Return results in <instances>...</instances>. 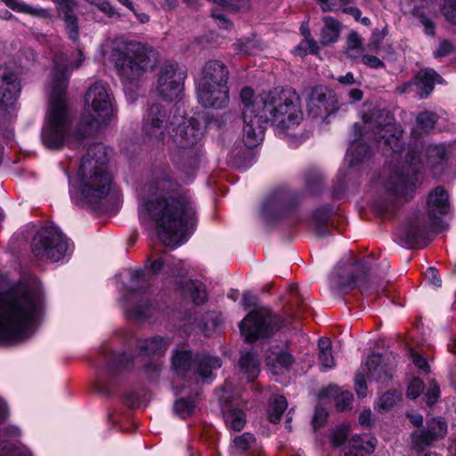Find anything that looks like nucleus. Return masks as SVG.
Wrapping results in <instances>:
<instances>
[{"mask_svg": "<svg viewBox=\"0 0 456 456\" xmlns=\"http://www.w3.org/2000/svg\"><path fill=\"white\" fill-rule=\"evenodd\" d=\"M416 92L420 99H426L433 92L435 84H444L443 77L433 69H424L413 77Z\"/></svg>", "mask_w": 456, "mask_h": 456, "instance_id": "obj_30", "label": "nucleus"}, {"mask_svg": "<svg viewBox=\"0 0 456 456\" xmlns=\"http://www.w3.org/2000/svg\"><path fill=\"white\" fill-rule=\"evenodd\" d=\"M232 448L233 453L240 455L251 451L255 452L258 449L255 436L248 432L235 436L232 440Z\"/></svg>", "mask_w": 456, "mask_h": 456, "instance_id": "obj_37", "label": "nucleus"}, {"mask_svg": "<svg viewBox=\"0 0 456 456\" xmlns=\"http://www.w3.org/2000/svg\"><path fill=\"white\" fill-rule=\"evenodd\" d=\"M447 434V423L439 417L429 419L423 430L412 433L411 440L413 447L421 452L428 447L433 442L444 438Z\"/></svg>", "mask_w": 456, "mask_h": 456, "instance_id": "obj_23", "label": "nucleus"}, {"mask_svg": "<svg viewBox=\"0 0 456 456\" xmlns=\"http://www.w3.org/2000/svg\"><path fill=\"white\" fill-rule=\"evenodd\" d=\"M186 78L184 67L175 61H166L159 69L157 91L165 101L172 102L180 98Z\"/></svg>", "mask_w": 456, "mask_h": 456, "instance_id": "obj_18", "label": "nucleus"}, {"mask_svg": "<svg viewBox=\"0 0 456 456\" xmlns=\"http://www.w3.org/2000/svg\"><path fill=\"white\" fill-rule=\"evenodd\" d=\"M366 376L370 380L385 383L392 378V370L383 362L379 354H370L366 361Z\"/></svg>", "mask_w": 456, "mask_h": 456, "instance_id": "obj_31", "label": "nucleus"}, {"mask_svg": "<svg viewBox=\"0 0 456 456\" xmlns=\"http://www.w3.org/2000/svg\"><path fill=\"white\" fill-rule=\"evenodd\" d=\"M419 21L424 28V33L428 36H435L436 34V25L434 21L423 13L419 14Z\"/></svg>", "mask_w": 456, "mask_h": 456, "instance_id": "obj_54", "label": "nucleus"}, {"mask_svg": "<svg viewBox=\"0 0 456 456\" xmlns=\"http://www.w3.org/2000/svg\"><path fill=\"white\" fill-rule=\"evenodd\" d=\"M338 266L330 276L331 286L342 293H347L355 287L359 288L362 294H370L374 289L369 284L370 267L369 263L356 262L354 265H347L340 272Z\"/></svg>", "mask_w": 456, "mask_h": 456, "instance_id": "obj_16", "label": "nucleus"}, {"mask_svg": "<svg viewBox=\"0 0 456 456\" xmlns=\"http://www.w3.org/2000/svg\"><path fill=\"white\" fill-rule=\"evenodd\" d=\"M266 365L274 375L288 370L294 362L293 355L280 346H272L265 355Z\"/></svg>", "mask_w": 456, "mask_h": 456, "instance_id": "obj_28", "label": "nucleus"}, {"mask_svg": "<svg viewBox=\"0 0 456 456\" xmlns=\"http://www.w3.org/2000/svg\"><path fill=\"white\" fill-rule=\"evenodd\" d=\"M173 124L167 117V110L161 104H152L143 118L144 140L158 146L163 144L169 126Z\"/></svg>", "mask_w": 456, "mask_h": 456, "instance_id": "obj_19", "label": "nucleus"}, {"mask_svg": "<svg viewBox=\"0 0 456 456\" xmlns=\"http://www.w3.org/2000/svg\"><path fill=\"white\" fill-rule=\"evenodd\" d=\"M146 269L152 274H158L163 271L169 277L183 276L187 273L183 261L175 260L170 256L156 259L148 258Z\"/></svg>", "mask_w": 456, "mask_h": 456, "instance_id": "obj_27", "label": "nucleus"}, {"mask_svg": "<svg viewBox=\"0 0 456 456\" xmlns=\"http://www.w3.org/2000/svg\"><path fill=\"white\" fill-rule=\"evenodd\" d=\"M450 210L449 195L441 186L435 188L428 197V215L414 213L399 229L398 236L405 247L418 246L429 232L442 227L441 216Z\"/></svg>", "mask_w": 456, "mask_h": 456, "instance_id": "obj_9", "label": "nucleus"}, {"mask_svg": "<svg viewBox=\"0 0 456 456\" xmlns=\"http://www.w3.org/2000/svg\"><path fill=\"white\" fill-rule=\"evenodd\" d=\"M319 362L322 371L335 367V359L332 354L331 342L328 338H319Z\"/></svg>", "mask_w": 456, "mask_h": 456, "instance_id": "obj_36", "label": "nucleus"}, {"mask_svg": "<svg viewBox=\"0 0 456 456\" xmlns=\"http://www.w3.org/2000/svg\"><path fill=\"white\" fill-rule=\"evenodd\" d=\"M440 395V389L436 382L434 380L429 383L428 391L425 394L426 403L433 405Z\"/></svg>", "mask_w": 456, "mask_h": 456, "instance_id": "obj_52", "label": "nucleus"}, {"mask_svg": "<svg viewBox=\"0 0 456 456\" xmlns=\"http://www.w3.org/2000/svg\"><path fill=\"white\" fill-rule=\"evenodd\" d=\"M0 456H33L28 448L24 445H14L10 448L4 447Z\"/></svg>", "mask_w": 456, "mask_h": 456, "instance_id": "obj_49", "label": "nucleus"}, {"mask_svg": "<svg viewBox=\"0 0 456 456\" xmlns=\"http://www.w3.org/2000/svg\"><path fill=\"white\" fill-rule=\"evenodd\" d=\"M78 57L75 65L69 63L63 54L57 55L53 61L54 67L47 86L49 108L41 131L43 145L49 150H60L64 146L72 147L73 140L81 142V135H84L80 130V134L72 133V118L66 98L70 73L74 68H78L84 60L80 50Z\"/></svg>", "mask_w": 456, "mask_h": 456, "instance_id": "obj_5", "label": "nucleus"}, {"mask_svg": "<svg viewBox=\"0 0 456 456\" xmlns=\"http://www.w3.org/2000/svg\"><path fill=\"white\" fill-rule=\"evenodd\" d=\"M401 399V395L396 391H388L384 393L379 401L380 410H388L394 407Z\"/></svg>", "mask_w": 456, "mask_h": 456, "instance_id": "obj_44", "label": "nucleus"}, {"mask_svg": "<svg viewBox=\"0 0 456 456\" xmlns=\"http://www.w3.org/2000/svg\"><path fill=\"white\" fill-rule=\"evenodd\" d=\"M31 248L36 257L60 262L69 255L70 243L58 227L49 225L37 231Z\"/></svg>", "mask_w": 456, "mask_h": 456, "instance_id": "obj_13", "label": "nucleus"}, {"mask_svg": "<svg viewBox=\"0 0 456 456\" xmlns=\"http://www.w3.org/2000/svg\"><path fill=\"white\" fill-rule=\"evenodd\" d=\"M287 406V400L284 396H275L269 411V420L273 423L279 422Z\"/></svg>", "mask_w": 456, "mask_h": 456, "instance_id": "obj_41", "label": "nucleus"}, {"mask_svg": "<svg viewBox=\"0 0 456 456\" xmlns=\"http://www.w3.org/2000/svg\"><path fill=\"white\" fill-rule=\"evenodd\" d=\"M453 51V45L448 40H443L440 42L438 48L434 53L436 58H441L448 55Z\"/></svg>", "mask_w": 456, "mask_h": 456, "instance_id": "obj_57", "label": "nucleus"}, {"mask_svg": "<svg viewBox=\"0 0 456 456\" xmlns=\"http://www.w3.org/2000/svg\"><path fill=\"white\" fill-rule=\"evenodd\" d=\"M198 393L188 397H181L175 402L174 411L181 419L191 417L196 410Z\"/></svg>", "mask_w": 456, "mask_h": 456, "instance_id": "obj_38", "label": "nucleus"}, {"mask_svg": "<svg viewBox=\"0 0 456 456\" xmlns=\"http://www.w3.org/2000/svg\"><path fill=\"white\" fill-rule=\"evenodd\" d=\"M243 118V141L248 148L264 139L265 124L270 123L279 136L289 134L303 120L301 100L296 90L279 88L256 95L249 87L240 92Z\"/></svg>", "mask_w": 456, "mask_h": 456, "instance_id": "obj_3", "label": "nucleus"}, {"mask_svg": "<svg viewBox=\"0 0 456 456\" xmlns=\"http://www.w3.org/2000/svg\"><path fill=\"white\" fill-rule=\"evenodd\" d=\"M142 224H154L167 246L184 243L195 231L197 210L189 191L169 178L151 183L138 206Z\"/></svg>", "mask_w": 456, "mask_h": 456, "instance_id": "obj_2", "label": "nucleus"}, {"mask_svg": "<svg viewBox=\"0 0 456 456\" xmlns=\"http://www.w3.org/2000/svg\"><path fill=\"white\" fill-rule=\"evenodd\" d=\"M110 59L124 85L127 100L134 102L133 89L137 87L140 77L156 65L158 53L145 44L119 37L112 43Z\"/></svg>", "mask_w": 456, "mask_h": 456, "instance_id": "obj_8", "label": "nucleus"}, {"mask_svg": "<svg viewBox=\"0 0 456 456\" xmlns=\"http://www.w3.org/2000/svg\"><path fill=\"white\" fill-rule=\"evenodd\" d=\"M293 207V197L286 191L278 190L270 193L263 201L261 215L266 221L279 219Z\"/></svg>", "mask_w": 456, "mask_h": 456, "instance_id": "obj_21", "label": "nucleus"}, {"mask_svg": "<svg viewBox=\"0 0 456 456\" xmlns=\"http://www.w3.org/2000/svg\"><path fill=\"white\" fill-rule=\"evenodd\" d=\"M346 50H357L358 53H362V40L356 32L348 35Z\"/></svg>", "mask_w": 456, "mask_h": 456, "instance_id": "obj_53", "label": "nucleus"}, {"mask_svg": "<svg viewBox=\"0 0 456 456\" xmlns=\"http://www.w3.org/2000/svg\"><path fill=\"white\" fill-rule=\"evenodd\" d=\"M353 402V395L349 391H342L336 397V407L338 411L348 409Z\"/></svg>", "mask_w": 456, "mask_h": 456, "instance_id": "obj_48", "label": "nucleus"}, {"mask_svg": "<svg viewBox=\"0 0 456 456\" xmlns=\"http://www.w3.org/2000/svg\"><path fill=\"white\" fill-rule=\"evenodd\" d=\"M328 417L327 411L321 407L317 406L314 411V415L313 418V425L314 428H317L323 425V423L326 421Z\"/></svg>", "mask_w": 456, "mask_h": 456, "instance_id": "obj_55", "label": "nucleus"}, {"mask_svg": "<svg viewBox=\"0 0 456 456\" xmlns=\"http://www.w3.org/2000/svg\"><path fill=\"white\" fill-rule=\"evenodd\" d=\"M354 139L345 156L343 167L338 170V179L346 183L357 175V167L369 156L367 142L374 141L383 155L395 162L394 170L382 183L384 195L373 200L372 208L379 214H393L397 207L411 200L421 184L422 167L420 154L408 149L405 162L401 164L404 143L403 129L390 111L372 110L362 116V123L354 126Z\"/></svg>", "mask_w": 456, "mask_h": 456, "instance_id": "obj_1", "label": "nucleus"}, {"mask_svg": "<svg viewBox=\"0 0 456 456\" xmlns=\"http://www.w3.org/2000/svg\"><path fill=\"white\" fill-rule=\"evenodd\" d=\"M322 21L324 26L321 31V44L326 45L337 42L341 31V23L330 16H325Z\"/></svg>", "mask_w": 456, "mask_h": 456, "instance_id": "obj_34", "label": "nucleus"}, {"mask_svg": "<svg viewBox=\"0 0 456 456\" xmlns=\"http://www.w3.org/2000/svg\"><path fill=\"white\" fill-rule=\"evenodd\" d=\"M172 366L178 376L186 380L199 382L212 381V371L222 366L219 357L208 354H197L192 358L191 351H175L172 357Z\"/></svg>", "mask_w": 456, "mask_h": 456, "instance_id": "obj_12", "label": "nucleus"}, {"mask_svg": "<svg viewBox=\"0 0 456 456\" xmlns=\"http://www.w3.org/2000/svg\"><path fill=\"white\" fill-rule=\"evenodd\" d=\"M442 12L447 20L456 24V0H444Z\"/></svg>", "mask_w": 456, "mask_h": 456, "instance_id": "obj_47", "label": "nucleus"}, {"mask_svg": "<svg viewBox=\"0 0 456 456\" xmlns=\"http://www.w3.org/2000/svg\"><path fill=\"white\" fill-rule=\"evenodd\" d=\"M301 30L305 38L297 46L296 53L300 56L306 55L307 53H316L318 51L316 41L309 38L310 32L307 29L301 27Z\"/></svg>", "mask_w": 456, "mask_h": 456, "instance_id": "obj_40", "label": "nucleus"}, {"mask_svg": "<svg viewBox=\"0 0 456 456\" xmlns=\"http://www.w3.org/2000/svg\"><path fill=\"white\" fill-rule=\"evenodd\" d=\"M256 301V297L248 291L245 292L242 296V305L245 308L255 306Z\"/></svg>", "mask_w": 456, "mask_h": 456, "instance_id": "obj_64", "label": "nucleus"}, {"mask_svg": "<svg viewBox=\"0 0 456 456\" xmlns=\"http://www.w3.org/2000/svg\"><path fill=\"white\" fill-rule=\"evenodd\" d=\"M411 359L416 367H418L419 369L423 370L425 371L428 370V362L421 355L418 354L417 353L412 352Z\"/></svg>", "mask_w": 456, "mask_h": 456, "instance_id": "obj_61", "label": "nucleus"}, {"mask_svg": "<svg viewBox=\"0 0 456 456\" xmlns=\"http://www.w3.org/2000/svg\"><path fill=\"white\" fill-rule=\"evenodd\" d=\"M226 427L233 431H240L246 424V414L242 408L247 400L229 390V385L217 392Z\"/></svg>", "mask_w": 456, "mask_h": 456, "instance_id": "obj_20", "label": "nucleus"}, {"mask_svg": "<svg viewBox=\"0 0 456 456\" xmlns=\"http://www.w3.org/2000/svg\"><path fill=\"white\" fill-rule=\"evenodd\" d=\"M355 392L359 397H364L367 395V386L365 378L362 373H358L354 379Z\"/></svg>", "mask_w": 456, "mask_h": 456, "instance_id": "obj_56", "label": "nucleus"}, {"mask_svg": "<svg viewBox=\"0 0 456 456\" xmlns=\"http://www.w3.org/2000/svg\"><path fill=\"white\" fill-rule=\"evenodd\" d=\"M113 116L110 89L106 83L97 81L85 95V109L78 129L83 134H91L99 126L109 122Z\"/></svg>", "mask_w": 456, "mask_h": 456, "instance_id": "obj_11", "label": "nucleus"}, {"mask_svg": "<svg viewBox=\"0 0 456 456\" xmlns=\"http://www.w3.org/2000/svg\"><path fill=\"white\" fill-rule=\"evenodd\" d=\"M110 150L102 143H94L80 160L74 176L69 175L72 163L64 169L69 183L71 200L77 204L96 205L109 194L118 198L112 187V176L107 170Z\"/></svg>", "mask_w": 456, "mask_h": 456, "instance_id": "obj_6", "label": "nucleus"}, {"mask_svg": "<svg viewBox=\"0 0 456 456\" xmlns=\"http://www.w3.org/2000/svg\"><path fill=\"white\" fill-rule=\"evenodd\" d=\"M204 127L195 118H184L173 136L177 151L172 153V160L181 172V179L191 183L202 157L200 141Z\"/></svg>", "mask_w": 456, "mask_h": 456, "instance_id": "obj_10", "label": "nucleus"}, {"mask_svg": "<svg viewBox=\"0 0 456 456\" xmlns=\"http://www.w3.org/2000/svg\"><path fill=\"white\" fill-rule=\"evenodd\" d=\"M58 11L60 19L64 23V31L73 43L79 41L78 17L75 13L77 3L75 0H52Z\"/></svg>", "mask_w": 456, "mask_h": 456, "instance_id": "obj_24", "label": "nucleus"}, {"mask_svg": "<svg viewBox=\"0 0 456 456\" xmlns=\"http://www.w3.org/2000/svg\"><path fill=\"white\" fill-rule=\"evenodd\" d=\"M362 62L371 69H380L384 67V62L374 55H362Z\"/></svg>", "mask_w": 456, "mask_h": 456, "instance_id": "obj_58", "label": "nucleus"}, {"mask_svg": "<svg viewBox=\"0 0 456 456\" xmlns=\"http://www.w3.org/2000/svg\"><path fill=\"white\" fill-rule=\"evenodd\" d=\"M332 212V208L324 206L315 209L309 220V225L315 231L319 237H326L329 232V220Z\"/></svg>", "mask_w": 456, "mask_h": 456, "instance_id": "obj_32", "label": "nucleus"}, {"mask_svg": "<svg viewBox=\"0 0 456 456\" xmlns=\"http://www.w3.org/2000/svg\"><path fill=\"white\" fill-rule=\"evenodd\" d=\"M150 279L144 270H134L130 273V285L126 289V295L122 297V305L126 314L134 320H142L153 314L154 307L147 300L141 299L134 304L149 287Z\"/></svg>", "mask_w": 456, "mask_h": 456, "instance_id": "obj_15", "label": "nucleus"}, {"mask_svg": "<svg viewBox=\"0 0 456 456\" xmlns=\"http://www.w3.org/2000/svg\"><path fill=\"white\" fill-rule=\"evenodd\" d=\"M350 427L341 424L332 433L330 441L333 446L342 447L341 456H366L374 452L376 439L367 434L354 435L348 439Z\"/></svg>", "mask_w": 456, "mask_h": 456, "instance_id": "obj_17", "label": "nucleus"}, {"mask_svg": "<svg viewBox=\"0 0 456 456\" xmlns=\"http://www.w3.org/2000/svg\"><path fill=\"white\" fill-rule=\"evenodd\" d=\"M90 4L97 7L101 12L105 13L109 18L119 19L120 14L116 11V9L108 2V1H95V0H86Z\"/></svg>", "mask_w": 456, "mask_h": 456, "instance_id": "obj_46", "label": "nucleus"}, {"mask_svg": "<svg viewBox=\"0 0 456 456\" xmlns=\"http://www.w3.org/2000/svg\"><path fill=\"white\" fill-rule=\"evenodd\" d=\"M199 102L205 108L223 109L229 103L227 84L197 88Z\"/></svg>", "mask_w": 456, "mask_h": 456, "instance_id": "obj_26", "label": "nucleus"}, {"mask_svg": "<svg viewBox=\"0 0 456 456\" xmlns=\"http://www.w3.org/2000/svg\"><path fill=\"white\" fill-rule=\"evenodd\" d=\"M427 279L436 287H440L442 285V281L438 275V272L434 267H429L427 269L425 273Z\"/></svg>", "mask_w": 456, "mask_h": 456, "instance_id": "obj_59", "label": "nucleus"}, {"mask_svg": "<svg viewBox=\"0 0 456 456\" xmlns=\"http://www.w3.org/2000/svg\"><path fill=\"white\" fill-rule=\"evenodd\" d=\"M229 70L226 65L218 60H210L202 68L197 88H205L215 85L227 84Z\"/></svg>", "mask_w": 456, "mask_h": 456, "instance_id": "obj_25", "label": "nucleus"}, {"mask_svg": "<svg viewBox=\"0 0 456 456\" xmlns=\"http://www.w3.org/2000/svg\"><path fill=\"white\" fill-rule=\"evenodd\" d=\"M44 292L38 283H18L0 294V345L28 338L44 314Z\"/></svg>", "mask_w": 456, "mask_h": 456, "instance_id": "obj_4", "label": "nucleus"}, {"mask_svg": "<svg viewBox=\"0 0 456 456\" xmlns=\"http://www.w3.org/2000/svg\"><path fill=\"white\" fill-rule=\"evenodd\" d=\"M437 120L438 117L435 112L425 110L416 118L417 128L423 133H428L434 128Z\"/></svg>", "mask_w": 456, "mask_h": 456, "instance_id": "obj_39", "label": "nucleus"}, {"mask_svg": "<svg viewBox=\"0 0 456 456\" xmlns=\"http://www.w3.org/2000/svg\"><path fill=\"white\" fill-rule=\"evenodd\" d=\"M22 13L43 19H48L51 16L50 11L48 9H45L40 6H33L28 4H25Z\"/></svg>", "mask_w": 456, "mask_h": 456, "instance_id": "obj_51", "label": "nucleus"}, {"mask_svg": "<svg viewBox=\"0 0 456 456\" xmlns=\"http://www.w3.org/2000/svg\"><path fill=\"white\" fill-rule=\"evenodd\" d=\"M182 291L197 305H203L208 300L206 287L199 281L191 280L187 281L182 286Z\"/></svg>", "mask_w": 456, "mask_h": 456, "instance_id": "obj_35", "label": "nucleus"}, {"mask_svg": "<svg viewBox=\"0 0 456 456\" xmlns=\"http://www.w3.org/2000/svg\"><path fill=\"white\" fill-rule=\"evenodd\" d=\"M36 60V53L31 48H23L20 51V67H17L14 71H18V75L22 70L32 64Z\"/></svg>", "mask_w": 456, "mask_h": 456, "instance_id": "obj_45", "label": "nucleus"}, {"mask_svg": "<svg viewBox=\"0 0 456 456\" xmlns=\"http://www.w3.org/2000/svg\"><path fill=\"white\" fill-rule=\"evenodd\" d=\"M428 158L434 159V163H440L446 160L449 157V151L444 144L430 145L427 151ZM433 162L432 160H430Z\"/></svg>", "mask_w": 456, "mask_h": 456, "instance_id": "obj_42", "label": "nucleus"}, {"mask_svg": "<svg viewBox=\"0 0 456 456\" xmlns=\"http://www.w3.org/2000/svg\"><path fill=\"white\" fill-rule=\"evenodd\" d=\"M416 88L414 78L397 86L395 91L399 94H410Z\"/></svg>", "mask_w": 456, "mask_h": 456, "instance_id": "obj_63", "label": "nucleus"}, {"mask_svg": "<svg viewBox=\"0 0 456 456\" xmlns=\"http://www.w3.org/2000/svg\"><path fill=\"white\" fill-rule=\"evenodd\" d=\"M323 12H336L339 9L340 5L337 0H316Z\"/></svg>", "mask_w": 456, "mask_h": 456, "instance_id": "obj_60", "label": "nucleus"}, {"mask_svg": "<svg viewBox=\"0 0 456 456\" xmlns=\"http://www.w3.org/2000/svg\"><path fill=\"white\" fill-rule=\"evenodd\" d=\"M135 345L137 350L135 357L127 353H102L95 381L97 392L106 395H110V387L105 379H110L115 373L129 369L134 361H140L146 370L158 371L161 366L160 359L169 347L170 341L166 338L154 336L150 338L136 339Z\"/></svg>", "mask_w": 456, "mask_h": 456, "instance_id": "obj_7", "label": "nucleus"}, {"mask_svg": "<svg viewBox=\"0 0 456 456\" xmlns=\"http://www.w3.org/2000/svg\"><path fill=\"white\" fill-rule=\"evenodd\" d=\"M424 390V384L419 378H414L409 384L407 395L411 399H415L421 395Z\"/></svg>", "mask_w": 456, "mask_h": 456, "instance_id": "obj_50", "label": "nucleus"}, {"mask_svg": "<svg viewBox=\"0 0 456 456\" xmlns=\"http://www.w3.org/2000/svg\"><path fill=\"white\" fill-rule=\"evenodd\" d=\"M240 370L248 381L252 382L260 373V361L253 352H244L239 361Z\"/></svg>", "mask_w": 456, "mask_h": 456, "instance_id": "obj_33", "label": "nucleus"}, {"mask_svg": "<svg viewBox=\"0 0 456 456\" xmlns=\"http://www.w3.org/2000/svg\"><path fill=\"white\" fill-rule=\"evenodd\" d=\"M282 326L279 316L273 315L267 308L259 307L247 314L240 329L247 342H254L272 337Z\"/></svg>", "mask_w": 456, "mask_h": 456, "instance_id": "obj_14", "label": "nucleus"}, {"mask_svg": "<svg viewBox=\"0 0 456 456\" xmlns=\"http://www.w3.org/2000/svg\"><path fill=\"white\" fill-rule=\"evenodd\" d=\"M235 45L236 50L245 55L256 54L258 51V44L255 37L246 40H238Z\"/></svg>", "mask_w": 456, "mask_h": 456, "instance_id": "obj_43", "label": "nucleus"}, {"mask_svg": "<svg viewBox=\"0 0 456 456\" xmlns=\"http://www.w3.org/2000/svg\"><path fill=\"white\" fill-rule=\"evenodd\" d=\"M20 91L18 71L7 65L0 66V109L12 108Z\"/></svg>", "mask_w": 456, "mask_h": 456, "instance_id": "obj_22", "label": "nucleus"}, {"mask_svg": "<svg viewBox=\"0 0 456 456\" xmlns=\"http://www.w3.org/2000/svg\"><path fill=\"white\" fill-rule=\"evenodd\" d=\"M330 99L328 91L323 86H315L307 98L306 107L313 118L322 117L330 111Z\"/></svg>", "mask_w": 456, "mask_h": 456, "instance_id": "obj_29", "label": "nucleus"}, {"mask_svg": "<svg viewBox=\"0 0 456 456\" xmlns=\"http://www.w3.org/2000/svg\"><path fill=\"white\" fill-rule=\"evenodd\" d=\"M4 2L8 7H10L12 10L18 12H23L24 7L26 3L22 2L21 0H1Z\"/></svg>", "mask_w": 456, "mask_h": 456, "instance_id": "obj_62", "label": "nucleus"}]
</instances>
